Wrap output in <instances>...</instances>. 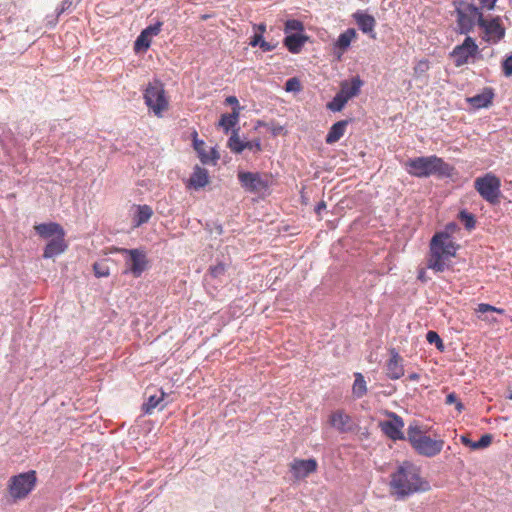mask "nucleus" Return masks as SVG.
<instances>
[{
    "mask_svg": "<svg viewBox=\"0 0 512 512\" xmlns=\"http://www.w3.org/2000/svg\"><path fill=\"white\" fill-rule=\"evenodd\" d=\"M389 485L400 500L431 489L429 481L421 477L420 468L408 460L403 461L391 474Z\"/></svg>",
    "mask_w": 512,
    "mask_h": 512,
    "instance_id": "1",
    "label": "nucleus"
},
{
    "mask_svg": "<svg viewBox=\"0 0 512 512\" xmlns=\"http://www.w3.org/2000/svg\"><path fill=\"white\" fill-rule=\"evenodd\" d=\"M406 172L416 178L436 176L439 179L453 178L456 169L437 155L409 158L404 164Z\"/></svg>",
    "mask_w": 512,
    "mask_h": 512,
    "instance_id": "2",
    "label": "nucleus"
},
{
    "mask_svg": "<svg viewBox=\"0 0 512 512\" xmlns=\"http://www.w3.org/2000/svg\"><path fill=\"white\" fill-rule=\"evenodd\" d=\"M451 4L456 16V33L468 35L473 32L475 26L479 24V17L484 16L480 6L467 0H452Z\"/></svg>",
    "mask_w": 512,
    "mask_h": 512,
    "instance_id": "3",
    "label": "nucleus"
},
{
    "mask_svg": "<svg viewBox=\"0 0 512 512\" xmlns=\"http://www.w3.org/2000/svg\"><path fill=\"white\" fill-rule=\"evenodd\" d=\"M407 440L412 448L421 456L432 458L438 455L444 446V441L432 439L424 434L417 423H411L407 428Z\"/></svg>",
    "mask_w": 512,
    "mask_h": 512,
    "instance_id": "4",
    "label": "nucleus"
},
{
    "mask_svg": "<svg viewBox=\"0 0 512 512\" xmlns=\"http://www.w3.org/2000/svg\"><path fill=\"white\" fill-rule=\"evenodd\" d=\"M118 252L124 256L125 260L123 274H131L133 277L139 278L149 268V260L144 249L119 248Z\"/></svg>",
    "mask_w": 512,
    "mask_h": 512,
    "instance_id": "5",
    "label": "nucleus"
},
{
    "mask_svg": "<svg viewBox=\"0 0 512 512\" xmlns=\"http://www.w3.org/2000/svg\"><path fill=\"white\" fill-rule=\"evenodd\" d=\"M37 476L34 470L12 476L8 481V492L13 501L26 498L35 488Z\"/></svg>",
    "mask_w": 512,
    "mask_h": 512,
    "instance_id": "6",
    "label": "nucleus"
},
{
    "mask_svg": "<svg viewBox=\"0 0 512 512\" xmlns=\"http://www.w3.org/2000/svg\"><path fill=\"white\" fill-rule=\"evenodd\" d=\"M474 188L489 204L497 205L500 203L501 181L496 175L487 173L484 176L477 177L474 181Z\"/></svg>",
    "mask_w": 512,
    "mask_h": 512,
    "instance_id": "7",
    "label": "nucleus"
},
{
    "mask_svg": "<svg viewBox=\"0 0 512 512\" xmlns=\"http://www.w3.org/2000/svg\"><path fill=\"white\" fill-rule=\"evenodd\" d=\"M478 27L483 32L481 39L488 44H498L506 35V28L498 15L479 17Z\"/></svg>",
    "mask_w": 512,
    "mask_h": 512,
    "instance_id": "8",
    "label": "nucleus"
},
{
    "mask_svg": "<svg viewBox=\"0 0 512 512\" xmlns=\"http://www.w3.org/2000/svg\"><path fill=\"white\" fill-rule=\"evenodd\" d=\"M143 98L145 104L154 112L156 116H161L162 112L167 108L168 101L165 97L163 85L156 81L149 83L144 90Z\"/></svg>",
    "mask_w": 512,
    "mask_h": 512,
    "instance_id": "9",
    "label": "nucleus"
},
{
    "mask_svg": "<svg viewBox=\"0 0 512 512\" xmlns=\"http://www.w3.org/2000/svg\"><path fill=\"white\" fill-rule=\"evenodd\" d=\"M459 245L447 231L436 232L430 241V254L441 255L443 258L455 257Z\"/></svg>",
    "mask_w": 512,
    "mask_h": 512,
    "instance_id": "10",
    "label": "nucleus"
},
{
    "mask_svg": "<svg viewBox=\"0 0 512 512\" xmlns=\"http://www.w3.org/2000/svg\"><path fill=\"white\" fill-rule=\"evenodd\" d=\"M478 53V45L476 40L466 35L463 42L456 45L449 53L450 58L453 60L455 67H461L468 63H472V57Z\"/></svg>",
    "mask_w": 512,
    "mask_h": 512,
    "instance_id": "11",
    "label": "nucleus"
},
{
    "mask_svg": "<svg viewBox=\"0 0 512 512\" xmlns=\"http://www.w3.org/2000/svg\"><path fill=\"white\" fill-rule=\"evenodd\" d=\"M237 178L241 187L249 193L267 191L271 184L269 177L260 172L238 171Z\"/></svg>",
    "mask_w": 512,
    "mask_h": 512,
    "instance_id": "12",
    "label": "nucleus"
},
{
    "mask_svg": "<svg viewBox=\"0 0 512 512\" xmlns=\"http://www.w3.org/2000/svg\"><path fill=\"white\" fill-rule=\"evenodd\" d=\"M289 471L292 477L299 481L303 480L309 475L315 473L318 469V462L315 458L298 459L295 458L289 465Z\"/></svg>",
    "mask_w": 512,
    "mask_h": 512,
    "instance_id": "13",
    "label": "nucleus"
},
{
    "mask_svg": "<svg viewBox=\"0 0 512 512\" xmlns=\"http://www.w3.org/2000/svg\"><path fill=\"white\" fill-rule=\"evenodd\" d=\"M390 419L381 424L382 431L391 440H405L407 436L402 432L404 427L403 419L396 413L389 414Z\"/></svg>",
    "mask_w": 512,
    "mask_h": 512,
    "instance_id": "14",
    "label": "nucleus"
},
{
    "mask_svg": "<svg viewBox=\"0 0 512 512\" xmlns=\"http://www.w3.org/2000/svg\"><path fill=\"white\" fill-rule=\"evenodd\" d=\"M356 35L357 32L354 28H348L338 36L333 44V55L337 60H341L342 55L349 49Z\"/></svg>",
    "mask_w": 512,
    "mask_h": 512,
    "instance_id": "15",
    "label": "nucleus"
},
{
    "mask_svg": "<svg viewBox=\"0 0 512 512\" xmlns=\"http://www.w3.org/2000/svg\"><path fill=\"white\" fill-rule=\"evenodd\" d=\"M386 375L391 380H398L404 375L403 358L395 348L390 349V359L386 364Z\"/></svg>",
    "mask_w": 512,
    "mask_h": 512,
    "instance_id": "16",
    "label": "nucleus"
},
{
    "mask_svg": "<svg viewBox=\"0 0 512 512\" xmlns=\"http://www.w3.org/2000/svg\"><path fill=\"white\" fill-rule=\"evenodd\" d=\"M353 18L358 28L365 34H368L372 39L376 38L374 28L376 26L375 18L365 11L358 10L353 14Z\"/></svg>",
    "mask_w": 512,
    "mask_h": 512,
    "instance_id": "17",
    "label": "nucleus"
},
{
    "mask_svg": "<svg viewBox=\"0 0 512 512\" xmlns=\"http://www.w3.org/2000/svg\"><path fill=\"white\" fill-rule=\"evenodd\" d=\"M363 85L364 81L359 75H356L352 77L350 81H342L339 92L342 93V95L349 101L360 94L361 87Z\"/></svg>",
    "mask_w": 512,
    "mask_h": 512,
    "instance_id": "18",
    "label": "nucleus"
},
{
    "mask_svg": "<svg viewBox=\"0 0 512 512\" xmlns=\"http://www.w3.org/2000/svg\"><path fill=\"white\" fill-rule=\"evenodd\" d=\"M330 425L337 429L340 433H347L352 431V419L342 410H337L330 415Z\"/></svg>",
    "mask_w": 512,
    "mask_h": 512,
    "instance_id": "19",
    "label": "nucleus"
},
{
    "mask_svg": "<svg viewBox=\"0 0 512 512\" xmlns=\"http://www.w3.org/2000/svg\"><path fill=\"white\" fill-rule=\"evenodd\" d=\"M209 183L208 171L199 166L195 165L193 171L187 181V187L199 190L205 187Z\"/></svg>",
    "mask_w": 512,
    "mask_h": 512,
    "instance_id": "20",
    "label": "nucleus"
},
{
    "mask_svg": "<svg viewBox=\"0 0 512 512\" xmlns=\"http://www.w3.org/2000/svg\"><path fill=\"white\" fill-rule=\"evenodd\" d=\"M308 39L309 37L304 33H290L285 35L283 44L289 52L298 54Z\"/></svg>",
    "mask_w": 512,
    "mask_h": 512,
    "instance_id": "21",
    "label": "nucleus"
},
{
    "mask_svg": "<svg viewBox=\"0 0 512 512\" xmlns=\"http://www.w3.org/2000/svg\"><path fill=\"white\" fill-rule=\"evenodd\" d=\"M36 233L44 239L51 238L53 236L65 237V231L63 227L56 222L40 223L35 226Z\"/></svg>",
    "mask_w": 512,
    "mask_h": 512,
    "instance_id": "22",
    "label": "nucleus"
},
{
    "mask_svg": "<svg viewBox=\"0 0 512 512\" xmlns=\"http://www.w3.org/2000/svg\"><path fill=\"white\" fill-rule=\"evenodd\" d=\"M493 98L494 90L491 87H486L481 93L469 97L467 101L472 107L482 109L489 107L492 104Z\"/></svg>",
    "mask_w": 512,
    "mask_h": 512,
    "instance_id": "23",
    "label": "nucleus"
},
{
    "mask_svg": "<svg viewBox=\"0 0 512 512\" xmlns=\"http://www.w3.org/2000/svg\"><path fill=\"white\" fill-rule=\"evenodd\" d=\"M352 121H353L352 118H348V119L340 120V121H337L336 123H334L330 127V129L325 137V142L327 144H334L337 141H339L343 137L346 127Z\"/></svg>",
    "mask_w": 512,
    "mask_h": 512,
    "instance_id": "24",
    "label": "nucleus"
},
{
    "mask_svg": "<svg viewBox=\"0 0 512 512\" xmlns=\"http://www.w3.org/2000/svg\"><path fill=\"white\" fill-rule=\"evenodd\" d=\"M67 248L64 237L58 236L52 238L45 246L43 257L50 259L63 253Z\"/></svg>",
    "mask_w": 512,
    "mask_h": 512,
    "instance_id": "25",
    "label": "nucleus"
},
{
    "mask_svg": "<svg viewBox=\"0 0 512 512\" xmlns=\"http://www.w3.org/2000/svg\"><path fill=\"white\" fill-rule=\"evenodd\" d=\"M153 215V210L149 205H138L136 207V212L133 216L132 223L134 227H140L143 224L147 223L151 216Z\"/></svg>",
    "mask_w": 512,
    "mask_h": 512,
    "instance_id": "26",
    "label": "nucleus"
},
{
    "mask_svg": "<svg viewBox=\"0 0 512 512\" xmlns=\"http://www.w3.org/2000/svg\"><path fill=\"white\" fill-rule=\"evenodd\" d=\"M239 116L236 111H232L231 113L222 114L219 119V126L223 129L224 133H228L229 131L233 132L236 129V125L239 121Z\"/></svg>",
    "mask_w": 512,
    "mask_h": 512,
    "instance_id": "27",
    "label": "nucleus"
},
{
    "mask_svg": "<svg viewBox=\"0 0 512 512\" xmlns=\"http://www.w3.org/2000/svg\"><path fill=\"white\" fill-rule=\"evenodd\" d=\"M447 258H443L441 255L430 254V258L428 259L427 268L434 270L436 273L444 272L447 269L451 268L450 264L445 262Z\"/></svg>",
    "mask_w": 512,
    "mask_h": 512,
    "instance_id": "28",
    "label": "nucleus"
},
{
    "mask_svg": "<svg viewBox=\"0 0 512 512\" xmlns=\"http://www.w3.org/2000/svg\"><path fill=\"white\" fill-rule=\"evenodd\" d=\"M354 383L352 387L353 396L357 399L362 398L367 393L366 381L362 373H354Z\"/></svg>",
    "mask_w": 512,
    "mask_h": 512,
    "instance_id": "29",
    "label": "nucleus"
},
{
    "mask_svg": "<svg viewBox=\"0 0 512 512\" xmlns=\"http://www.w3.org/2000/svg\"><path fill=\"white\" fill-rule=\"evenodd\" d=\"M240 128L234 129L228 139L227 146L235 154H241L245 149V141L239 138L238 132Z\"/></svg>",
    "mask_w": 512,
    "mask_h": 512,
    "instance_id": "30",
    "label": "nucleus"
},
{
    "mask_svg": "<svg viewBox=\"0 0 512 512\" xmlns=\"http://www.w3.org/2000/svg\"><path fill=\"white\" fill-rule=\"evenodd\" d=\"M165 392L163 390L160 391V395H150L146 402L142 404V412L145 415L152 414V411L158 407L161 402L164 400Z\"/></svg>",
    "mask_w": 512,
    "mask_h": 512,
    "instance_id": "31",
    "label": "nucleus"
},
{
    "mask_svg": "<svg viewBox=\"0 0 512 512\" xmlns=\"http://www.w3.org/2000/svg\"><path fill=\"white\" fill-rule=\"evenodd\" d=\"M228 265L229 263L226 262L224 259H220L217 257L215 259V264L210 265L207 274L215 279L220 278L225 274Z\"/></svg>",
    "mask_w": 512,
    "mask_h": 512,
    "instance_id": "32",
    "label": "nucleus"
},
{
    "mask_svg": "<svg viewBox=\"0 0 512 512\" xmlns=\"http://www.w3.org/2000/svg\"><path fill=\"white\" fill-rule=\"evenodd\" d=\"M458 220L463 224L466 230L470 231L476 226L475 215L466 209H462L458 213Z\"/></svg>",
    "mask_w": 512,
    "mask_h": 512,
    "instance_id": "33",
    "label": "nucleus"
},
{
    "mask_svg": "<svg viewBox=\"0 0 512 512\" xmlns=\"http://www.w3.org/2000/svg\"><path fill=\"white\" fill-rule=\"evenodd\" d=\"M348 100L339 91L335 94L331 101L327 103V109L332 112H340L343 110Z\"/></svg>",
    "mask_w": 512,
    "mask_h": 512,
    "instance_id": "34",
    "label": "nucleus"
},
{
    "mask_svg": "<svg viewBox=\"0 0 512 512\" xmlns=\"http://www.w3.org/2000/svg\"><path fill=\"white\" fill-rule=\"evenodd\" d=\"M150 45L151 38L145 35L143 32H140L134 42V51L136 53H144L149 49Z\"/></svg>",
    "mask_w": 512,
    "mask_h": 512,
    "instance_id": "35",
    "label": "nucleus"
},
{
    "mask_svg": "<svg viewBox=\"0 0 512 512\" xmlns=\"http://www.w3.org/2000/svg\"><path fill=\"white\" fill-rule=\"evenodd\" d=\"M285 35L290 33H304V25L300 20L288 19L284 27Z\"/></svg>",
    "mask_w": 512,
    "mask_h": 512,
    "instance_id": "36",
    "label": "nucleus"
},
{
    "mask_svg": "<svg viewBox=\"0 0 512 512\" xmlns=\"http://www.w3.org/2000/svg\"><path fill=\"white\" fill-rule=\"evenodd\" d=\"M426 340L429 344L435 345L440 352H443L445 350L443 340L436 331L429 330L426 333Z\"/></svg>",
    "mask_w": 512,
    "mask_h": 512,
    "instance_id": "37",
    "label": "nucleus"
},
{
    "mask_svg": "<svg viewBox=\"0 0 512 512\" xmlns=\"http://www.w3.org/2000/svg\"><path fill=\"white\" fill-rule=\"evenodd\" d=\"M284 89L286 92L298 93L302 90V84L297 77H292L286 80Z\"/></svg>",
    "mask_w": 512,
    "mask_h": 512,
    "instance_id": "38",
    "label": "nucleus"
},
{
    "mask_svg": "<svg viewBox=\"0 0 512 512\" xmlns=\"http://www.w3.org/2000/svg\"><path fill=\"white\" fill-rule=\"evenodd\" d=\"M492 440H493V436L491 434H488V433L483 434L479 440L474 441L473 450H480V449L487 448L492 443Z\"/></svg>",
    "mask_w": 512,
    "mask_h": 512,
    "instance_id": "39",
    "label": "nucleus"
},
{
    "mask_svg": "<svg viewBox=\"0 0 512 512\" xmlns=\"http://www.w3.org/2000/svg\"><path fill=\"white\" fill-rule=\"evenodd\" d=\"M446 404H455V408L459 413L465 409L464 404L458 399L455 392H451L446 396Z\"/></svg>",
    "mask_w": 512,
    "mask_h": 512,
    "instance_id": "40",
    "label": "nucleus"
},
{
    "mask_svg": "<svg viewBox=\"0 0 512 512\" xmlns=\"http://www.w3.org/2000/svg\"><path fill=\"white\" fill-rule=\"evenodd\" d=\"M162 25L163 23L161 21H157L156 23L147 26L141 32L151 38L152 36H156L160 33Z\"/></svg>",
    "mask_w": 512,
    "mask_h": 512,
    "instance_id": "41",
    "label": "nucleus"
},
{
    "mask_svg": "<svg viewBox=\"0 0 512 512\" xmlns=\"http://www.w3.org/2000/svg\"><path fill=\"white\" fill-rule=\"evenodd\" d=\"M502 71L506 77L512 76V53L502 60Z\"/></svg>",
    "mask_w": 512,
    "mask_h": 512,
    "instance_id": "42",
    "label": "nucleus"
},
{
    "mask_svg": "<svg viewBox=\"0 0 512 512\" xmlns=\"http://www.w3.org/2000/svg\"><path fill=\"white\" fill-rule=\"evenodd\" d=\"M73 5V0H63L58 8H56V18H58L61 14L71 11Z\"/></svg>",
    "mask_w": 512,
    "mask_h": 512,
    "instance_id": "43",
    "label": "nucleus"
},
{
    "mask_svg": "<svg viewBox=\"0 0 512 512\" xmlns=\"http://www.w3.org/2000/svg\"><path fill=\"white\" fill-rule=\"evenodd\" d=\"M225 103L227 105L232 106V111H236L238 114H240L241 110L243 109V107L240 105L237 97L234 95L228 96L225 99Z\"/></svg>",
    "mask_w": 512,
    "mask_h": 512,
    "instance_id": "44",
    "label": "nucleus"
},
{
    "mask_svg": "<svg viewBox=\"0 0 512 512\" xmlns=\"http://www.w3.org/2000/svg\"><path fill=\"white\" fill-rule=\"evenodd\" d=\"M193 137V148L196 151L197 155H199V152H203L205 150V142L198 138V134L196 131H193L192 133Z\"/></svg>",
    "mask_w": 512,
    "mask_h": 512,
    "instance_id": "45",
    "label": "nucleus"
},
{
    "mask_svg": "<svg viewBox=\"0 0 512 512\" xmlns=\"http://www.w3.org/2000/svg\"><path fill=\"white\" fill-rule=\"evenodd\" d=\"M429 70V61L426 59L420 60L414 67V72L417 75H422Z\"/></svg>",
    "mask_w": 512,
    "mask_h": 512,
    "instance_id": "46",
    "label": "nucleus"
},
{
    "mask_svg": "<svg viewBox=\"0 0 512 512\" xmlns=\"http://www.w3.org/2000/svg\"><path fill=\"white\" fill-rule=\"evenodd\" d=\"M245 149L252 150L255 153L260 152L262 150L260 139L256 138L250 141H245Z\"/></svg>",
    "mask_w": 512,
    "mask_h": 512,
    "instance_id": "47",
    "label": "nucleus"
},
{
    "mask_svg": "<svg viewBox=\"0 0 512 512\" xmlns=\"http://www.w3.org/2000/svg\"><path fill=\"white\" fill-rule=\"evenodd\" d=\"M93 271L96 277H107L109 276V269L107 267H103L97 263L93 265Z\"/></svg>",
    "mask_w": 512,
    "mask_h": 512,
    "instance_id": "48",
    "label": "nucleus"
},
{
    "mask_svg": "<svg viewBox=\"0 0 512 512\" xmlns=\"http://www.w3.org/2000/svg\"><path fill=\"white\" fill-rule=\"evenodd\" d=\"M498 0H479V6L483 10H494Z\"/></svg>",
    "mask_w": 512,
    "mask_h": 512,
    "instance_id": "49",
    "label": "nucleus"
},
{
    "mask_svg": "<svg viewBox=\"0 0 512 512\" xmlns=\"http://www.w3.org/2000/svg\"><path fill=\"white\" fill-rule=\"evenodd\" d=\"M263 41L264 38L261 33H254V35L250 38L249 44L252 47H259Z\"/></svg>",
    "mask_w": 512,
    "mask_h": 512,
    "instance_id": "50",
    "label": "nucleus"
},
{
    "mask_svg": "<svg viewBox=\"0 0 512 512\" xmlns=\"http://www.w3.org/2000/svg\"><path fill=\"white\" fill-rule=\"evenodd\" d=\"M209 153V157H211L212 165H216L217 161L220 159V153L218 152L216 147H211Z\"/></svg>",
    "mask_w": 512,
    "mask_h": 512,
    "instance_id": "51",
    "label": "nucleus"
},
{
    "mask_svg": "<svg viewBox=\"0 0 512 512\" xmlns=\"http://www.w3.org/2000/svg\"><path fill=\"white\" fill-rule=\"evenodd\" d=\"M198 158L203 165L212 164L211 157H209V153L206 150L199 152Z\"/></svg>",
    "mask_w": 512,
    "mask_h": 512,
    "instance_id": "52",
    "label": "nucleus"
},
{
    "mask_svg": "<svg viewBox=\"0 0 512 512\" xmlns=\"http://www.w3.org/2000/svg\"><path fill=\"white\" fill-rule=\"evenodd\" d=\"M277 44H274V43H271V42H267V41H263L261 43V45L259 46V48L263 51V52H270V51H273L275 48H276Z\"/></svg>",
    "mask_w": 512,
    "mask_h": 512,
    "instance_id": "53",
    "label": "nucleus"
},
{
    "mask_svg": "<svg viewBox=\"0 0 512 512\" xmlns=\"http://www.w3.org/2000/svg\"><path fill=\"white\" fill-rule=\"evenodd\" d=\"M492 310H495V306L486 303H480L477 308V312L480 313L492 312Z\"/></svg>",
    "mask_w": 512,
    "mask_h": 512,
    "instance_id": "54",
    "label": "nucleus"
},
{
    "mask_svg": "<svg viewBox=\"0 0 512 512\" xmlns=\"http://www.w3.org/2000/svg\"><path fill=\"white\" fill-rule=\"evenodd\" d=\"M460 441H461V443L463 445H465V446H467V447H469V448H471L473 450L474 441L471 440L468 435H466V434L461 435L460 436Z\"/></svg>",
    "mask_w": 512,
    "mask_h": 512,
    "instance_id": "55",
    "label": "nucleus"
},
{
    "mask_svg": "<svg viewBox=\"0 0 512 512\" xmlns=\"http://www.w3.org/2000/svg\"><path fill=\"white\" fill-rule=\"evenodd\" d=\"M327 205H326V202L324 200H321L316 206H315V213L317 215H321V212L324 211L326 209Z\"/></svg>",
    "mask_w": 512,
    "mask_h": 512,
    "instance_id": "56",
    "label": "nucleus"
},
{
    "mask_svg": "<svg viewBox=\"0 0 512 512\" xmlns=\"http://www.w3.org/2000/svg\"><path fill=\"white\" fill-rule=\"evenodd\" d=\"M417 279L423 283H426L428 278L426 276V271L424 268L419 269Z\"/></svg>",
    "mask_w": 512,
    "mask_h": 512,
    "instance_id": "57",
    "label": "nucleus"
},
{
    "mask_svg": "<svg viewBox=\"0 0 512 512\" xmlns=\"http://www.w3.org/2000/svg\"><path fill=\"white\" fill-rule=\"evenodd\" d=\"M407 379L410 381H418L420 379V374L416 372H412L407 376Z\"/></svg>",
    "mask_w": 512,
    "mask_h": 512,
    "instance_id": "58",
    "label": "nucleus"
},
{
    "mask_svg": "<svg viewBox=\"0 0 512 512\" xmlns=\"http://www.w3.org/2000/svg\"><path fill=\"white\" fill-rule=\"evenodd\" d=\"M482 58H483V55L481 54L480 50L478 49V53L474 57H472V63H474L475 60H479Z\"/></svg>",
    "mask_w": 512,
    "mask_h": 512,
    "instance_id": "59",
    "label": "nucleus"
},
{
    "mask_svg": "<svg viewBox=\"0 0 512 512\" xmlns=\"http://www.w3.org/2000/svg\"><path fill=\"white\" fill-rule=\"evenodd\" d=\"M257 28L260 31V33L262 34L266 30V25L261 23V24L257 25Z\"/></svg>",
    "mask_w": 512,
    "mask_h": 512,
    "instance_id": "60",
    "label": "nucleus"
},
{
    "mask_svg": "<svg viewBox=\"0 0 512 512\" xmlns=\"http://www.w3.org/2000/svg\"><path fill=\"white\" fill-rule=\"evenodd\" d=\"M492 312H496L498 314H504L505 310L502 308L495 307V310H492Z\"/></svg>",
    "mask_w": 512,
    "mask_h": 512,
    "instance_id": "61",
    "label": "nucleus"
},
{
    "mask_svg": "<svg viewBox=\"0 0 512 512\" xmlns=\"http://www.w3.org/2000/svg\"><path fill=\"white\" fill-rule=\"evenodd\" d=\"M456 227V224L455 223H449L447 226H446V229H453Z\"/></svg>",
    "mask_w": 512,
    "mask_h": 512,
    "instance_id": "62",
    "label": "nucleus"
},
{
    "mask_svg": "<svg viewBox=\"0 0 512 512\" xmlns=\"http://www.w3.org/2000/svg\"><path fill=\"white\" fill-rule=\"evenodd\" d=\"M508 399L512 400V392L509 394Z\"/></svg>",
    "mask_w": 512,
    "mask_h": 512,
    "instance_id": "63",
    "label": "nucleus"
}]
</instances>
